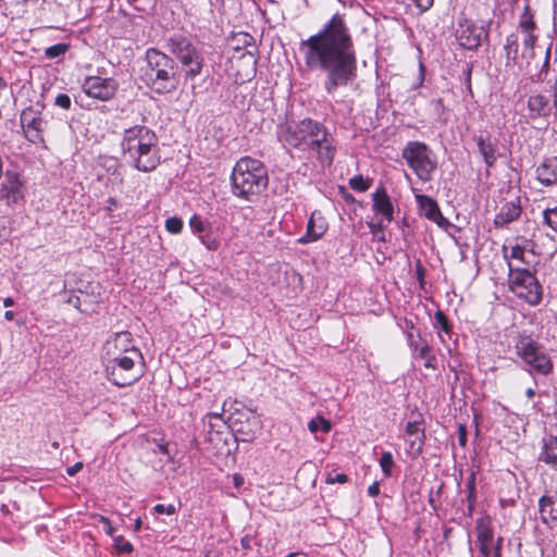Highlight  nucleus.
<instances>
[{"label": "nucleus", "instance_id": "f257e3e1", "mask_svg": "<svg viewBox=\"0 0 557 557\" xmlns=\"http://www.w3.org/2000/svg\"><path fill=\"white\" fill-rule=\"evenodd\" d=\"M308 70L325 74L324 89L333 94L357 76V53L344 13H334L322 28L299 42Z\"/></svg>", "mask_w": 557, "mask_h": 557}, {"label": "nucleus", "instance_id": "f03ea898", "mask_svg": "<svg viewBox=\"0 0 557 557\" xmlns=\"http://www.w3.org/2000/svg\"><path fill=\"white\" fill-rule=\"evenodd\" d=\"M277 138L285 146L312 154L321 168H330L337 152V141L321 122L305 117L280 124Z\"/></svg>", "mask_w": 557, "mask_h": 557}, {"label": "nucleus", "instance_id": "7ed1b4c3", "mask_svg": "<svg viewBox=\"0 0 557 557\" xmlns=\"http://www.w3.org/2000/svg\"><path fill=\"white\" fill-rule=\"evenodd\" d=\"M121 149L131 165L139 172H151L161 162L159 138L146 125H134L124 129Z\"/></svg>", "mask_w": 557, "mask_h": 557}, {"label": "nucleus", "instance_id": "20e7f679", "mask_svg": "<svg viewBox=\"0 0 557 557\" xmlns=\"http://www.w3.org/2000/svg\"><path fill=\"white\" fill-rule=\"evenodd\" d=\"M268 185V169L261 160L246 156L236 161L231 174L232 193L235 197L251 201Z\"/></svg>", "mask_w": 557, "mask_h": 557}, {"label": "nucleus", "instance_id": "39448f33", "mask_svg": "<svg viewBox=\"0 0 557 557\" xmlns=\"http://www.w3.org/2000/svg\"><path fill=\"white\" fill-rule=\"evenodd\" d=\"M145 59L147 85L158 94H168L174 90L176 82L173 59L156 48L147 49Z\"/></svg>", "mask_w": 557, "mask_h": 557}, {"label": "nucleus", "instance_id": "423d86ee", "mask_svg": "<svg viewBox=\"0 0 557 557\" xmlns=\"http://www.w3.org/2000/svg\"><path fill=\"white\" fill-rule=\"evenodd\" d=\"M540 38V29L516 28V32L507 35L504 51L507 67H523L535 58V46Z\"/></svg>", "mask_w": 557, "mask_h": 557}, {"label": "nucleus", "instance_id": "0eeeda50", "mask_svg": "<svg viewBox=\"0 0 557 557\" xmlns=\"http://www.w3.org/2000/svg\"><path fill=\"white\" fill-rule=\"evenodd\" d=\"M143 359L139 349H133L128 355L109 358L106 367L108 380L119 387L136 383L143 375L141 368L137 366Z\"/></svg>", "mask_w": 557, "mask_h": 557}, {"label": "nucleus", "instance_id": "6e6552de", "mask_svg": "<svg viewBox=\"0 0 557 557\" xmlns=\"http://www.w3.org/2000/svg\"><path fill=\"white\" fill-rule=\"evenodd\" d=\"M166 47L181 62L187 79L193 81L201 74L203 69V55L186 36L173 34L168 39Z\"/></svg>", "mask_w": 557, "mask_h": 557}, {"label": "nucleus", "instance_id": "1a4fd4ad", "mask_svg": "<svg viewBox=\"0 0 557 557\" xmlns=\"http://www.w3.org/2000/svg\"><path fill=\"white\" fill-rule=\"evenodd\" d=\"M401 157L420 181L426 183L432 180L437 162L433 151L425 143L408 141L401 150Z\"/></svg>", "mask_w": 557, "mask_h": 557}, {"label": "nucleus", "instance_id": "9d476101", "mask_svg": "<svg viewBox=\"0 0 557 557\" xmlns=\"http://www.w3.org/2000/svg\"><path fill=\"white\" fill-rule=\"evenodd\" d=\"M45 109L46 106L42 100L24 108L20 115V125L27 141L47 148L45 134L49 129V121L45 114Z\"/></svg>", "mask_w": 557, "mask_h": 557}, {"label": "nucleus", "instance_id": "9b49d317", "mask_svg": "<svg viewBox=\"0 0 557 557\" xmlns=\"http://www.w3.org/2000/svg\"><path fill=\"white\" fill-rule=\"evenodd\" d=\"M510 290L530 306H537L543 298V287L534 273L528 269L513 268L509 263Z\"/></svg>", "mask_w": 557, "mask_h": 557}, {"label": "nucleus", "instance_id": "f8f14e48", "mask_svg": "<svg viewBox=\"0 0 557 557\" xmlns=\"http://www.w3.org/2000/svg\"><path fill=\"white\" fill-rule=\"evenodd\" d=\"M517 355L527 364L529 373L547 375L553 371V362L547 354L530 337H522L516 344Z\"/></svg>", "mask_w": 557, "mask_h": 557}, {"label": "nucleus", "instance_id": "ddd939ff", "mask_svg": "<svg viewBox=\"0 0 557 557\" xmlns=\"http://www.w3.org/2000/svg\"><path fill=\"white\" fill-rule=\"evenodd\" d=\"M25 199V185L21 175L13 171L7 170L0 178V201L7 206H16Z\"/></svg>", "mask_w": 557, "mask_h": 557}, {"label": "nucleus", "instance_id": "4468645a", "mask_svg": "<svg viewBox=\"0 0 557 557\" xmlns=\"http://www.w3.org/2000/svg\"><path fill=\"white\" fill-rule=\"evenodd\" d=\"M523 116L528 121L547 120L554 109L550 102V96L546 91L534 90L530 92L523 101Z\"/></svg>", "mask_w": 557, "mask_h": 557}, {"label": "nucleus", "instance_id": "2eb2a0df", "mask_svg": "<svg viewBox=\"0 0 557 557\" xmlns=\"http://www.w3.org/2000/svg\"><path fill=\"white\" fill-rule=\"evenodd\" d=\"M96 173L98 180L103 182L107 188H111L112 190L121 189L124 177L122 165L117 158L100 156L97 162Z\"/></svg>", "mask_w": 557, "mask_h": 557}, {"label": "nucleus", "instance_id": "dca6fc26", "mask_svg": "<svg viewBox=\"0 0 557 557\" xmlns=\"http://www.w3.org/2000/svg\"><path fill=\"white\" fill-rule=\"evenodd\" d=\"M82 88L91 98L108 101L114 97L119 89V83L112 77L88 76Z\"/></svg>", "mask_w": 557, "mask_h": 557}, {"label": "nucleus", "instance_id": "f3484780", "mask_svg": "<svg viewBox=\"0 0 557 557\" xmlns=\"http://www.w3.org/2000/svg\"><path fill=\"white\" fill-rule=\"evenodd\" d=\"M486 36L484 28L476 25L473 21L468 18L459 21L458 28L456 29V40L461 48L474 50Z\"/></svg>", "mask_w": 557, "mask_h": 557}, {"label": "nucleus", "instance_id": "a211bd4d", "mask_svg": "<svg viewBox=\"0 0 557 557\" xmlns=\"http://www.w3.org/2000/svg\"><path fill=\"white\" fill-rule=\"evenodd\" d=\"M405 434L409 438L406 440L408 447H407V454L410 455L412 458L419 457L424 447L425 443V432L422 428V421H409L406 424L405 428Z\"/></svg>", "mask_w": 557, "mask_h": 557}, {"label": "nucleus", "instance_id": "6ab92c4d", "mask_svg": "<svg viewBox=\"0 0 557 557\" xmlns=\"http://www.w3.org/2000/svg\"><path fill=\"white\" fill-rule=\"evenodd\" d=\"M104 347L108 358L128 355V351L138 349L134 344L132 334L127 331L115 333L107 341Z\"/></svg>", "mask_w": 557, "mask_h": 557}, {"label": "nucleus", "instance_id": "aec40b11", "mask_svg": "<svg viewBox=\"0 0 557 557\" xmlns=\"http://www.w3.org/2000/svg\"><path fill=\"white\" fill-rule=\"evenodd\" d=\"M327 231V222L322 213L318 210L313 211L307 223V231L298 242L300 244H308L320 239Z\"/></svg>", "mask_w": 557, "mask_h": 557}, {"label": "nucleus", "instance_id": "412c9836", "mask_svg": "<svg viewBox=\"0 0 557 557\" xmlns=\"http://www.w3.org/2000/svg\"><path fill=\"white\" fill-rule=\"evenodd\" d=\"M478 151L487 169L495 165L498 159L497 141L493 140L490 135H478L473 137Z\"/></svg>", "mask_w": 557, "mask_h": 557}, {"label": "nucleus", "instance_id": "4be33fe9", "mask_svg": "<svg viewBox=\"0 0 557 557\" xmlns=\"http://www.w3.org/2000/svg\"><path fill=\"white\" fill-rule=\"evenodd\" d=\"M372 210L375 214L382 215V218L392 222L394 219V206L384 187H379L372 194Z\"/></svg>", "mask_w": 557, "mask_h": 557}, {"label": "nucleus", "instance_id": "5701e85b", "mask_svg": "<svg viewBox=\"0 0 557 557\" xmlns=\"http://www.w3.org/2000/svg\"><path fill=\"white\" fill-rule=\"evenodd\" d=\"M537 460L557 472V435L548 434L542 438Z\"/></svg>", "mask_w": 557, "mask_h": 557}, {"label": "nucleus", "instance_id": "b1692460", "mask_svg": "<svg viewBox=\"0 0 557 557\" xmlns=\"http://www.w3.org/2000/svg\"><path fill=\"white\" fill-rule=\"evenodd\" d=\"M416 199L426 219L440 226L448 224L447 219L443 216L437 202L433 198L426 195H417Z\"/></svg>", "mask_w": 557, "mask_h": 557}, {"label": "nucleus", "instance_id": "393cba45", "mask_svg": "<svg viewBox=\"0 0 557 557\" xmlns=\"http://www.w3.org/2000/svg\"><path fill=\"white\" fill-rule=\"evenodd\" d=\"M408 342L410 348L412 349L413 357L424 360V368L433 370L436 369V357L434 354H432L430 345L424 339L416 342L412 338V334H409Z\"/></svg>", "mask_w": 557, "mask_h": 557}, {"label": "nucleus", "instance_id": "a878e982", "mask_svg": "<svg viewBox=\"0 0 557 557\" xmlns=\"http://www.w3.org/2000/svg\"><path fill=\"white\" fill-rule=\"evenodd\" d=\"M536 178L544 186L557 184V157L544 159L536 168Z\"/></svg>", "mask_w": 557, "mask_h": 557}, {"label": "nucleus", "instance_id": "bb28decb", "mask_svg": "<svg viewBox=\"0 0 557 557\" xmlns=\"http://www.w3.org/2000/svg\"><path fill=\"white\" fill-rule=\"evenodd\" d=\"M521 214L520 201H508L500 208L499 212L494 218L496 227H504L509 223L516 221Z\"/></svg>", "mask_w": 557, "mask_h": 557}, {"label": "nucleus", "instance_id": "cd10ccee", "mask_svg": "<svg viewBox=\"0 0 557 557\" xmlns=\"http://www.w3.org/2000/svg\"><path fill=\"white\" fill-rule=\"evenodd\" d=\"M539 506L544 523H548V520L557 521V490L543 495L539 500Z\"/></svg>", "mask_w": 557, "mask_h": 557}, {"label": "nucleus", "instance_id": "c85d7f7f", "mask_svg": "<svg viewBox=\"0 0 557 557\" xmlns=\"http://www.w3.org/2000/svg\"><path fill=\"white\" fill-rule=\"evenodd\" d=\"M434 327L437 329V335L443 345H447V342L453 338V324L449 322L447 315L442 311L437 310L434 313Z\"/></svg>", "mask_w": 557, "mask_h": 557}, {"label": "nucleus", "instance_id": "c756f323", "mask_svg": "<svg viewBox=\"0 0 557 557\" xmlns=\"http://www.w3.org/2000/svg\"><path fill=\"white\" fill-rule=\"evenodd\" d=\"M476 474L474 471H471L467 478V482H466V488H465V493H466V497L465 499H462L463 503L467 504V508L466 510L463 511V513L467 516V517H471L472 513H473V510H474V505H475V502H476Z\"/></svg>", "mask_w": 557, "mask_h": 557}, {"label": "nucleus", "instance_id": "7c9ffc66", "mask_svg": "<svg viewBox=\"0 0 557 557\" xmlns=\"http://www.w3.org/2000/svg\"><path fill=\"white\" fill-rule=\"evenodd\" d=\"M535 15V10L531 8L529 0H525V3L518 16L517 28L540 29Z\"/></svg>", "mask_w": 557, "mask_h": 557}, {"label": "nucleus", "instance_id": "2f4dec72", "mask_svg": "<svg viewBox=\"0 0 557 557\" xmlns=\"http://www.w3.org/2000/svg\"><path fill=\"white\" fill-rule=\"evenodd\" d=\"M478 545L494 541V533L488 518H481L475 524Z\"/></svg>", "mask_w": 557, "mask_h": 557}, {"label": "nucleus", "instance_id": "473e14b6", "mask_svg": "<svg viewBox=\"0 0 557 557\" xmlns=\"http://www.w3.org/2000/svg\"><path fill=\"white\" fill-rule=\"evenodd\" d=\"M259 429V421L256 417H252V420L248 421V429L245 428L242 423L238 425L237 422L233 423V430L242 435L240 440L243 442H250L255 438L256 433Z\"/></svg>", "mask_w": 557, "mask_h": 557}, {"label": "nucleus", "instance_id": "72a5a7b5", "mask_svg": "<svg viewBox=\"0 0 557 557\" xmlns=\"http://www.w3.org/2000/svg\"><path fill=\"white\" fill-rule=\"evenodd\" d=\"M525 249H527L525 245H519V244L512 246L510 248V250H508L507 246H503L504 258L508 261V264L510 263L511 259H516V260H519L523 264H528V262L525 261V258H524Z\"/></svg>", "mask_w": 557, "mask_h": 557}, {"label": "nucleus", "instance_id": "f704fd0d", "mask_svg": "<svg viewBox=\"0 0 557 557\" xmlns=\"http://www.w3.org/2000/svg\"><path fill=\"white\" fill-rule=\"evenodd\" d=\"M189 227H190L193 234L200 236L201 234L207 232L211 227V225H210V223L205 222L201 219V216L194 214L189 219Z\"/></svg>", "mask_w": 557, "mask_h": 557}, {"label": "nucleus", "instance_id": "c9c22d12", "mask_svg": "<svg viewBox=\"0 0 557 557\" xmlns=\"http://www.w3.org/2000/svg\"><path fill=\"white\" fill-rule=\"evenodd\" d=\"M543 224L557 234V206L543 211Z\"/></svg>", "mask_w": 557, "mask_h": 557}, {"label": "nucleus", "instance_id": "e433bc0d", "mask_svg": "<svg viewBox=\"0 0 557 557\" xmlns=\"http://www.w3.org/2000/svg\"><path fill=\"white\" fill-rule=\"evenodd\" d=\"M380 467L385 478L392 476V469L395 466V461L391 451H384L379 460Z\"/></svg>", "mask_w": 557, "mask_h": 557}, {"label": "nucleus", "instance_id": "4c0bfd02", "mask_svg": "<svg viewBox=\"0 0 557 557\" xmlns=\"http://www.w3.org/2000/svg\"><path fill=\"white\" fill-rule=\"evenodd\" d=\"M349 187L356 191H367L371 186V180L364 178L362 175H355L348 181Z\"/></svg>", "mask_w": 557, "mask_h": 557}, {"label": "nucleus", "instance_id": "58836bf2", "mask_svg": "<svg viewBox=\"0 0 557 557\" xmlns=\"http://www.w3.org/2000/svg\"><path fill=\"white\" fill-rule=\"evenodd\" d=\"M198 238L201 242V244L209 250H216L220 246V242L213 234L211 227L207 232L198 236Z\"/></svg>", "mask_w": 557, "mask_h": 557}, {"label": "nucleus", "instance_id": "ea45409f", "mask_svg": "<svg viewBox=\"0 0 557 557\" xmlns=\"http://www.w3.org/2000/svg\"><path fill=\"white\" fill-rule=\"evenodd\" d=\"M308 429L312 433H317L318 431H322L324 433H327L331 430V423L324 419L323 417H317L314 419H311L308 423Z\"/></svg>", "mask_w": 557, "mask_h": 557}, {"label": "nucleus", "instance_id": "a19ab883", "mask_svg": "<svg viewBox=\"0 0 557 557\" xmlns=\"http://www.w3.org/2000/svg\"><path fill=\"white\" fill-rule=\"evenodd\" d=\"M69 48H70V46L67 44H63V42L55 44V45L48 47L45 50V55L48 59H55V58H59V57L65 54L67 52Z\"/></svg>", "mask_w": 557, "mask_h": 557}, {"label": "nucleus", "instance_id": "79ce46f5", "mask_svg": "<svg viewBox=\"0 0 557 557\" xmlns=\"http://www.w3.org/2000/svg\"><path fill=\"white\" fill-rule=\"evenodd\" d=\"M113 542L114 547L119 553L131 554L134 552L133 544L129 541L125 540L124 536L122 535L113 536Z\"/></svg>", "mask_w": 557, "mask_h": 557}, {"label": "nucleus", "instance_id": "37998d69", "mask_svg": "<svg viewBox=\"0 0 557 557\" xmlns=\"http://www.w3.org/2000/svg\"><path fill=\"white\" fill-rule=\"evenodd\" d=\"M183 228V220L178 216H171L165 220V230L171 234H178Z\"/></svg>", "mask_w": 557, "mask_h": 557}, {"label": "nucleus", "instance_id": "c03bdc74", "mask_svg": "<svg viewBox=\"0 0 557 557\" xmlns=\"http://www.w3.org/2000/svg\"><path fill=\"white\" fill-rule=\"evenodd\" d=\"M66 302L71 306H73L75 309H77L79 312L86 313L88 312V308L84 306V301L82 298L76 295L72 294L69 296Z\"/></svg>", "mask_w": 557, "mask_h": 557}, {"label": "nucleus", "instance_id": "a18cd8bd", "mask_svg": "<svg viewBox=\"0 0 557 557\" xmlns=\"http://www.w3.org/2000/svg\"><path fill=\"white\" fill-rule=\"evenodd\" d=\"M153 512L154 513H158V515H174L176 512V507L173 505V504H169V505H163V504H157L153 508H152Z\"/></svg>", "mask_w": 557, "mask_h": 557}, {"label": "nucleus", "instance_id": "49530a36", "mask_svg": "<svg viewBox=\"0 0 557 557\" xmlns=\"http://www.w3.org/2000/svg\"><path fill=\"white\" fill-rule=\"evenodd\" d=\"M347 481H348V476L345 473H335V472L329 473L325 479V482L327 484H335V483L344 484Z\"/></svg>", "mask_w": 557, "mask_h": 557}, {"label": "nucleus", "instance_id": "de8ad7c7", "mask_svg": "<svg viewBox=\"0 0 557 557\" xmlns=\"http://www.w3.org/2000/svg\"><path fill=\"white\" fill-rule=\"evenodd\" d=\"M549 63H550V50L548 49L546 51L545 60L542 65V69L540 73L536 75V82H543L547 75V72L549 70Z\"/></svg>", "mask_w": 557, "mask_h": 557}, {"label": "nucleus", "instance_id": "09e8293b", "mask_svg": "<svg viewBox=\"0 0 557 557\" xmlns=\"http://www.w3.org/2000/svg\"><path fill=\"white\" fill-rule=\"evenodd\" d=\"M71 98L66 94H59L54 99V104L64 110H69L71 108Z\"/></svg>", "mask_w": 557, "mask_h": 557}, {"label": "nucleus", "instance_id": "8fccbe9b", "mask_svg": "<svg viewBox=\"0 0 557 557\" xmlns=\"http://www.w3.org/2000/svg\"><path fill=\"white\" fill-rule=\"evenodd\" d=\"M202 423L205 428H208V432H216L220 433V429L225 426V424H221V422L214 421V420H207L202 418Z\"/></svg>", "mask_w": 557, "mask_h": 557}, {"label": "nucleus", "instance_id": "3c124183", "mask_svg": "<svg viewBox=\"0 0 557 557\" xmlns=\"http://www.w3.org/2000/svg\"><path fill=\"white\" fill-rule=\"evenodd\" d=\"M98 521L103 525L106 534L113 537L115 529L112 527L110 519L104 516H99Z\"/></svg>", "mask_w": 557, "mask_h": 557}, {"label": "nucleus", "instance_id": "603ef678", "mask_svg": "<svg viewBox=\"0 0 557 557\" xmlns=\"http://www.w3.org/2000/svg\"><path fill=\"white\" fill-rule=\"evenodd\" d=\"M369 227H370L371 233L373 234V236L376 237L380 242H385L386 240L384 232H383L382 224L370 223Z\"/></svg>", "mask_w": 557, "mask_h": 557}, {"label": "nucleus", "instance_id": "864d4df0", "mask_svg": "<svg viewBox=\"0 0 557 557\" xmlns=\"http://www.w3.org/2000/svg\"><path fill=\"white\" fill-rule=\"evenodd\" d=\"M478 547L482 556L491 557L495 549L494 541L487 542V544L478 545Z\"/></svg>", "mask_w": 557, "mask_h": 557}, {"label": "nucleus", "instance_id": "5fc2aeb1", "mask_svg": "<svg viewBox=\"0 0 557 557\" xmlns=\"http://www.w3.org/2000/svg\"><path fill=\"white\" fill-rule=\"evenodd\" d=\"M420 11L429 10L434 0H410Z\"/></svg>", "mask_w": 557, "mask_h": 557}, {"label": "nucleus", "instance_id": "6e6d98bb", "mask_svg": "<svg viewBox=\"0 0 557 557\" xmlns=\"http://www.w3.org/2000/svg\"><path fill=\"white\" fill-rule=\"evenodd\" d=\"M238 41L243 44L245 47L251 46L253 44V37L247 33H239L237 35Z\"/></svg>", "mask_w": 557, "mask_h": 557}, {"label": "nucleus", "instance_id": "4d7b16f0", "mask_svg": "<svg viewBox=\"0 0 557 557\" xmlns=\"http://www.w3.org/2000/svg\"><path fill=\"white\" fill-rule=\"evenodd\" d=\"M119 205L116 198L114 197H109L106 201V206H104V210L108 212V213H111L114 208H116Z\"/></svg>", "mask_w": 557, "mask_h": 557}, {"label": "nucleus", "instance_id": "13d9d810", "mask_svg": "<svg viewBox=\"0 0 557 557\" xmlns=\"http://www.w3.org/2000/svg\"><path fill=\"white\" fill-rule=\"evenodd\" d=\"M424 74H425V69H424V65L422 62L419 63V76H418V82L417 84L413 86V88H419L422 86L423 82H424Z\"/></svg>", "mask_w": 557, "mask_h": 557}, {"label": "nucleus", "instance_id": "bf43d9fd", "mask_svg": "<svg viewBox=\"0 0 557 557\" xmlns=\"http://www.w3.org/2000/svg\"><path fill=\"white\" fill-rule=\"evenodd\" d=\"M368 495L371 496V497H375L380 494V483L377 481L373 482L369 487H368Z\"/></svg>", "mask_w": 557, "mask_h": 557}, {"label": "nucleus", "instance_id": "052dcab7", "mask_svg": "<svg viewBox=\"0 0 557 557\" xmlns=\"http://www.w3.org/2000/svg\"><path fill=\"white\" fill-rule=\"evenodd\" d=\"M203 419L214 420L221 422V424H225L224 420L222 419V414L219 412H209L203 417Z\"/></svg>", "mask_w": 557, "mask_h": 557}, {"label": "nucleus", "instance_id": "680f3d73", "mask_svg": "<svg viewBox=\"0 0 557 557\" xmlns=\"http://www.w3.org/2000/svg\"><path fill=\"white\" fill-rule=\"evenodd\" d=\"M83 468V463L82 462H76L75 465L69 467L66 469V473L70 475V476H73L75 475L81 469Z\"/></svg>", "mask_w": 557, "mask_h": 557}, {"label": "nucleus", "instance_id": "e2e57ef3", "mask_svg": "<svg viewBox=\"0 0 557 557\" xmlns=\"http://www.w3.org/2000/svg\"><path fill=\"white\" fill-rule=\"evenodd\" d=\"M438 497V495H436L434 493V490H431L430 491V494H429V505L432 507L433 510H436L437 509V504H436V498Z\"/></svg>", "mask_w": 557, "mask_h": 557}, {"label": "nucleus", "instance_id": "0e129e2a", "mask_svg": "<svg viewBox=\"0 0 557 557\" xmlns=\"http://www.w3.org/2000/svg\"><path fill=\"white\" fill-rule=\"evenodd\" d=\"M245 57H248L249 61L251 62V64H252V70L251 71H252V75H255L256 71H257L258 60L255 58L252 52L244 53L243 58H245Z\"/></svg>", "mask_w": 557, "mask_h": 557}, {"label": "nucleus", "instance_id": "69168bd1", "mask_svg": "<svg viewBox=\"0 0 557 557\" xmlns=\"http://www.w3.org/2000/svg\"><path fill=\"white\" fill-rule=\"evenodd\" d=\"M416 274H417V278L420 282H422L423 281V276H424V268L422 267L420 261H418L417 264H416Z\"/></svg>", "mask_w": 557, "mask_h": 557}, {"label": "nucleus", "instance_id": "338daca9", "mask_svg": "<svg viewBox=\"0 0 557 557\" xmlns=\"http://www.w3.org/2000/svg\"><path fill=\"white\" fill-rule=\"evenodd\" d=\"M459 443L461 446H466L467 444V433L465 426L460 425L459 428Z\"/></svg>", "mask_w": 557, "mask_h": 557}, {"label": "nucleus", "instance_id": "774afa93", "mask_svg": "<svg viewBox=\"0 0 557 557\" xmlns=\"http://www.w3.org/2000/svg\"><path fill=\"white\" fill-rule=\"evenodd\" d=\"M433 104H434L435 110H436L437 112H440V111L444 110V101H443V99H442V98H437V99H435V100L433 101Z\"/></svg>", "mask_w": 557, "mask_h": 557}]
</instances>
